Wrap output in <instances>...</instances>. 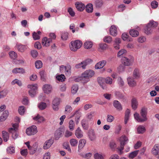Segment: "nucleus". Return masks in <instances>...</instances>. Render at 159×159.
I'll use <instances>...</instances> for the list:
<instances>
[{"label": "nucleus", "mask_w": 159, "mask_h": 159, "mask_svg": "<svg viewBox=\"0 0 159 159\" xmlns=\"http://www.w3.org/2000/svg\"><path fill=\"white\" fill-rule=\"evenodd\" d=\"M158 24L157 22L151 20L148 24L144 29V33L147 35L152 33L153 29L157 27Z\"/></svg>", "instance_id": "1"}, {"label": "nucleus", "mask_w": 159, "mask_h": 159, "mask_svg": "<svg viewBox=\"0 0 159 159\" xmlns=\"http://www.w3.org/2000/svg\"><path fill=\"white\" fill-rule=\"evenodd\" d=\"M82 45L81 41L79 40H75L72 41L69 44L70 50L73 52L76 51L80 49Z\"/></svg>", "instance_id": "2"}, {"label": "nucleus", "mask_w": 159, "mask_h": 159, "mask_svg": "<svg viewBox=\"0 0 159 159\" xmlns=\"http://www.w3.org/2000/svg\"><path fill=\"white\" fill-rule=\"evenodd\" d=\"M95 74L93 70H87L82 73L83 81L84 83H87L89 81V79L93 77Z\"/></svg>", "instance_id": "3"}, {"label": "nucleus", "mask_w": 159, "mask_h": 159, "mask_svg": "<svg viewBox=\"0 0 159 159\" xmlns=\"http://www.w3.org/2000/svg\"><path fill=\"white\" fill-rule=\"evenodd\" d=\"M134 61L133 57L130 56H129L127 57H123L121 60L122 64L125 66H129L132 65Z\"/></svg>", "instance_id": "4"}, {"label": "nucleus", "mask_w": 159, "mask_h": 159, "mask_svg": "<svg viewBox=\"0 0 159 159\" xmlns=\"http://www.w3.org/2000/svg\"><path fill=\"white\" fill-rule=\"evenodd\" d=\"M27 87L30 89L29 91V94L31 97H33L36 95V92L37 90L38 85L37 84H29Z\"/></svg>", "instance_id": "5"}, {"label": "nucleus", "mask_w": 159, "mask_h": 159, "mask_svg": "<svg viewBox=\"0 0 159 159\" xmlns=\"http://www.w3.org/2000/svg\"><path fill=\"white\" fill-rule=\"evenodd\" d=\"M120 148H117L118 151H119L120 153H122V151L124 149V145L125 144V142L128 140V138L125 135L122 136L120 137Z\"/></svg>", "instance_id": "6"}, {"label": "nucleus", "mask_w": 159, "mask_h": 159, "mask_svg": "<svg viewBox=\"0 0 159 159\" xmlns=\"http://www.w3.org/2000/svg\"><path fill=\"white\" fill-rule=\"evenodd\" d=\"M37 132V127L35 125H33L27 128L26 130V133L28 135H34Z\"/></svg>", "instance_id": "7"}, {"label": "nucleus", "mask_w": 159, "mask_h": 159, "mask_svg": "<svg viewBox=\"0 0 159 159\" xmlns=\"http://www.w3.org/2000/svg\"><path fill=\"white\" fill-rule=\"evenodd\" d=\"M43 89L44 93L48 94L52 92V88L51 85L46 84L43 85Z\"/></svg>", "instance_id": "8"}, {"label": "nucleus", "mask_w": 159, "mask_h": 159, "mask_svg": "<svg viewBox=\"0 0 159 159\" xmlns=\"http://www.w3.org/2000/svg\"><path fill=\"white\" fill-rule=\"evenodd\" d=\"M75 6L77 10L80 11H82L85 7V5L81 2H75Z\"/></svg>", "instance_id": "9"}, {"label": "nucleus", "mask_w": 159, "mask_h": 159, "mask_svg": "<svg viewBox=\"0 0 159 159\" xmlns=\"http://www.w3.org/2000/svg\"><path fill=\"white\" fill-rule=\"evenodd\" d=\"M54 141L52 139H51L47 140L44 143L43 148L44 149H48L52 144Z\"/></svg>", "instance_id": "10"}, {"label": "nucleus", "mask_w": 159, "mask_h": 159, "mask_svg": "<svg viewBox=\"0 0 159 159\" xmlns=\"http://www.w3.org/2000/svg\"><path fill=\"white\" fill-rule=\"evenodd\" d=\"M52 42V39L51 38L48 39L46 37H44L42 40V44L43 45L46 47L49 46L50 43Z\"/></svg>", "instance_id": "11"}, {"label": "nucleus", "mask_w": 159, "mask_h": 159, "mask_svg": "<svg viewBox=\"0 0 159 159\" xmlns=\"http://www.w3.org/2000/svg\"><path fill=\"white\" fill-rule=\"evenodd\" d=\"M97 80L100 85L103 89H106V84L104 83V79L102 77H98L97 78Z\"/></svg>", "instance_id": "12"}, {"label": "nucleus", "mask_w": 159, "mask_h": 159, "mask_svg": "<svg viewBox=\"0 0 159 159\" xmlns=\"http://www.w3.org/2000/svg\"><path fill=\"white\" fill-rule=\"evenodd\" d=\"M147 108L143 107L141 109L140 114L141 116L143 117V119L145 120V121H146L147 119L146 117V115L147 114Z\"/></svg>", "instance_id": "13"}, {"label": "nucleus", "mask_w": 159, "mask_h": 159, "mask_svg": "<svg viewBox=\"0 0 159 159\" xmlns=\"http://www.w3.org/2000/svg\"><path fill=\"white\" fill-rule=\"evenodd\" d=\"M110 33L111 35L116 36L117 34V31L116 28V26L114 25H112L110 29Z\"/></svg>", "instance_id": "14"}, {"label": "nucleus", "mask_w": 159, "mask_h": 159, "mask_svg": "<svg viewBox=\"0 0 159 159\" xmlns=\"http://www.w3.org/2000/svg\"><path fill=\"white\" fill-rule=\"evenodd\" d=\"M83 132L79 127H78L75 131V135L76 137L78 139L83 137Z\"/></svg>", "instance_id": "15"}, {"label": "nucleus", "mask_w": 159, "mask_h": 159, "mask_svg": "<svg viewBox=\"0 0 159 159\" xmlns=\"http://www.w3.org/2000/svg\"><path fill=\"white\" fill-rule=\"evenodd\" d=\"M106 61H102L97 63L95 65V68L96 69H100L103 67L105 65Z\"/></svg>", "instance_id": "16"}, {"label": "nucleus", "mask_w": 159, "mask_h": 159, "mask_svg": "<svg viewBox=\"0 0 159 159\" xmlns=\"http://www.w3.org/2000/svg\"><path fill=\"white\" fill-rule=\"evenodd\" d=\"M13 128H11L8 129V131L10 133H11L12 134L17 132L18 125L16 124H13L12 125Z\"/></svg>", "instance_id": "17"}, {"label": "nucleus", "mask_w": 159, "mask_h": 159, "mask_svg": "<svg viewBox=\"0 0 159 159\" xmlns=\"http://www.w3.org/2000/svg\"><path fill=\"white\" fill-rule=\"evenodd\" d=\"M127 81L128 85L131 87H134L136 85V81L132 78L128 77L127 78Z\"/></svg>", "instance_id": "18"}, {"label": "nucleus", "mask_w": 159, "mask_h": 159, "mask_svg": "<svg viewBox=\"0 0 159 159\" xmlns=\"http://www.w3.org/2000/svg\"><path fill=\"white\" fill-rule=\"evenodd\" d=\"M114 106L119 111H121L122 109L120 103L117 100H114L113 102Z\"/></svg>", "instance_id": "19"}, {"label": "nucleus", "mask_w": 159, "mask_h": 159, "mask_svg": "<svg viewBox=\"0 0 159 159\" xmlns=\"http://www.w3.org/2000/svg\"><path fill=\"white\" fill-rule=\"evenodd\" d=\"M12 72L14 74L25 73V70L22 68H16L14 69L12 71Z\"/></svg>", "instance_id": "20"}, {"label": "nucleus", "mask_w": 159, "mask_h": 159, "mask_svg": "<svg viewBox=\"0 0 159 159\" xmlns=\"http://www.w3.org/2000/svg\"><path fill=\"white\" fill-rule=\"evenodd\" d=\"M62 131V129L59 128L55 132L54 134V138L55 140H58L61 137Z\"/></svg>", "instance_id": "21"}, {"label": "nucleus", "mask_w": 159, "mask_h": 159, "mask_svg": "<svg viewBox=\"0 0 159 159\" xmlns=\"http://www.w3.org/2000/svg\"><path fill=\"white\" fill-rule=\"evenodd\" d=\"M159 152V145L155 144L152 150V152L154 155L157 156Z\"/></svg>", "instance_id": "22"}, {"label": "nucleus", "mask_w": 159, "mask_h": 159, "mask_svg": "<svg viewBox=\"0 0 159 159\" xmlns=\"http://www.w3.org/2000/svg\"><path fill=\"white\" fill-rule=\"evenodd\" d=\"M33 119L38 123H41L44 120V118L39 114L35 117H33Z\"/></svg>", "instance_id": "23"}, {"label": "nucleus", "mask_w": 159, "mask_h": 159, "mask_svg": "<svg viewBox=\"0 0 159 159\" xmlns=\"http://www.w3.org/2000/svg\"><path fill=\"white\" fill-rule=\"evenodd\" d=\"M131 106L133 109L134 110H136L138 105V102L136 99L135 98H132L131 101Z\"/></svg>", "instance_id": "24"}, {"label": "nucleus", "mask_w": 159, "mask_h": 159, "mask_svg": "<svg viewBox=\"0 0 159 159\" xmlns=\"http://www.w3.org/2000/svg\"><path fill=\"white\" fill-rule=\"evenodd\" d=\"M2 137L4 141L5 142H7L8 140L9 137L8 133L3 130L2 131Z\"/></svg>", "instance_id": "25"}, {"label": "nucleus", "mask_w": 159, "mask_h": 159, "mask_svg": "<svg viewBox=\"0 0 159 159\" xmlns=\"http://www.w3.org/2000/svg\"><path fill=\"white\" fill-rule=\"evenodd\" d=\"M90 60V59H88L81 62L80 63L81 68L83 69H86V66L89 64Z\"/></svg>", "instance_id": "26"}, {"label": "nucleus", "mask_w": 159, "mask_h": 159, "mask_svg": "<svg viewBox=\"0 0 159 159\" xmlns=\"http://www.w3.org/2000/svg\"><path fill=\"white\" fill-rule=\"evenodd\" d=\"M115 94L117 98L122 99L123 101H125L126 100V98L124 97V95L119 92H116L115 93Z\"/></svg>", "instance_id": "27"}, {"label": "nucleus", "mask_w": 159, "mask_h": 159, "mask_svg": "<svg viewBox=\"0 0 159 159\" xmlns=\"http://www.w3.org/2000/svg\"><path fill=\"white\" fill-rule=\"evenodd\" d=\"M85 10L88 13H91L93 10V6L91 3H89L85 6Z\"/></svg>", "instance_id": "28"}, {"label": "nucleus", "mask_w": 159, "mask_h": 159, "mask_svg": "<svg viewBox=\"0 0 159 159\" xmlns=\"http://www.w3.org/2000/svg\"><path fill=\"white\" fill-rule=\"evenodd\" d=\"M16 47L18 51L21 52H24L27 49V46L25 45H17Z\"/></svg>", "instance_id": "29"}, {"label": "nucleus", "mask_w": 159, "mask_h": 159, "mask_svg": "<svg viewBox=\"0 0 159 159\" xmlns=\"http://www.w3.org/2000/svg\"><path fill=\"white\" fill-rule=\"evenodd\" d=\"M130 113V110L127 109L125 111V123L126 124L129 119V115Z\"/></svg>", "instance_id": "30"}, {"label": "nucleus", "mask_w": 159, "mask_h": 159, "mask_svg": "<svg viewBox=\"0 0 159 159\" xmlns=\"http://www.w3.org/2000/svg\"><path fill=\"white\" fill-rule=\"evenodd\" d=\"M81 124L83 128L85 130H87L89 127L88 121L85 119L81 121Z\"/></svg>", "instance_id": "31"}, {"label": "nucleus", "mask_w": 159, "mask_h": 159, "mask_svg": "<svg viewBox=\"0 0 159 159\" xmlns=\"http://www.w3.org/2000/svg\"><path fill=\"white\" fill-rule=\"evenodd\" d=\"M103 2L102 0H96L95 4L97 8H99L102 7L103 5Z\"/></svg>", "instance_id": "32"}, {"label": "nucleus", "mask_w": 159, "mask_h": 159, "mask_svg": "<svg viewBox=\"0 0 159 159\" xmlns=\"http://www.w3.org/2000/svg\"><path fill=\"white\" fill-rule=\"evenodd\" d=\"M93 46V43L90 41H87L84 44V47L86 49H89L91 48Z\"/></svg>", "instance_id": "33"}, {"label": "nucleus", "mask_w": 159, "mask_h": 159, "mask_svg": "<svg viewBox=\"0 0 159 159\" xmlns=\"http://www.w3.org/2000/svg\"><path fill=\"white\" fill-rule=\"evenodd\" d=\"M134 117L138 122H143L145 121V120H143V118H141L139 116V114L137 113H135L134 114Z\"/></svg>", "instance_id": "34"}, {"label": "nucleus", "mask_w": 159, "mask_h": 159, "mask_svg": "<svg viewBox=\"0 0 159 159\" xmlns=\"http://www.w3.org/2000/svg\"><path fill=\"white\" fill-rule=\"evenodd\" d=\"M129 33L130 35L133 37H136L139 34L138 31L134 29L131 30L129 32Z\"/></svg>", "instance_id": "35"}, {"label": "nucleus", "mask_w": 159, "mask_h": 159, "mask_svg": "<svg viewBox=\"0 0 159 159\" xmlns=\"http://www.w3.org/2000/svg\"><path fill=\"white\" fill-rule=\"evenodd\" d=\"M86 142V140L84 139H80L79 142L78 146L79 149L83 148L85 145Z\"/></svg>", "instance_id": "36"}, {"label": "nucleus", "mask_w": 159, "mask_h": 159, "mask_svg": "<svg viewBox=\"0 0 159 159\" xmlns=\"http://www.w3.org/2000/svg\"><path fill=\"white\" fill-rule=\"evenodd\" d=\"M137 132L139 134H143L145 131V128L143 125H139L137 129Z\"/></svg>", "instance_id": "37"}, {"label": "nucleus", "mask_w": 159, "mask_h": 159, "mask_svg": "<svg viewBox=\"0 0 159 159\" xmlns=\"http://www.w3.org/2000/svg\"><path fill=\"white\" fill-rule=\"evenodd\" d=\"M65 70L66 71V74L67 75H70L71 73V66L70 65H67L66 66V69H65Z\"/></svg>", "instance_id": "38"}, {"label": "nucleus", "mask_w": 159, "mask_h": 159, "mask_svg": "<svg viewBox=\"0 0 159 159\" xmlns=\"http://www.w3.org/2000/svg\"><path fill=\"white\" fill-rule=\"evenodd\" d=\"M78 89V85L76 84L73 85L71 87V93L73 94H75L77 93Z\"/></svg>", "instance_id": "39"}, {"label": "nucleus", "mask_w": 159, "mask_h": 159, "mask_svg": "<svg viewBox=\"0 0 159 159\" xmlns=\"http://www.w3.org/2000/svg\"><path fill=\"white\" fill-rule=\"evenodd\" d=\"M75 124L74 121L72 120H71L69 122V128L71 131L73 130L75 128Z\"/></svg>", "instance_id": "40"}, {"label": "nucleus", "mask_w": 159, "mask_h": 159, "mask_svg": "<svg viewBox=\"0 0 159 159\" xmlns=\"http://www.w3.org/2000/svg\"><path fill=\"white\" fill-rule=\"evenodd\" d=\"M35 66L37 69H39L41 68L43 66L42 62L40 60L37 61L35 63Z\"/></svg>", "instance_id": "41"}, {"label": "nucleus", "mask_w": 159, "mask_h": 159, "mask_svg": "<svg viewBox=\"0 0 159 159\" xmlns=\"http://www.w3.org/2000/svg\"><path fill=\"white\" fill-rule=\"evenodd\" d=\"M139 152V150H136L132 152L129 153V157L131 159L134 158L137 155Z\"/></svg>", "instance_id": "42"}, {"label": "nucleus", "mask_w": 159, "mask_h": 159, "mask_svg": "<svg viewBox=\"0 0 159 159\" xmlns=\"http://www.w3.org/2000/svg\"><path fill=\"white\" fill-rule=\"evenodd\" d=\"M9 54L10 57L12 59H15L17 57V53L14 51L10 52L9 53Z\"/></svg>", "instance_id": "43"}, {"label": "nucleus", "mask_w": 159, "mask_h": 159, "mask_svg": "<svg viewBox=\"0 0 159 159\" xmlns=\"http://www.w3.org/2000/svg\"><path fill=\"white\" fill-rule=\"evenodd\" d=\"M7 152L8 153L12 154L15 153V148L13 147L10 146L7 149Z\"/></svg>", "instance_id": "44"}, {"label": "nucleus", "mask_w": 159, "mask_h": 159, "mask_svg": "<svg viewBox=\"0 0 159 159\" xmlns=\"http://www.w3.org/2000/svg\"><path fill=\"white\" fill-rule=\"evenodd\" d=\"M38 107L40 110H43L46 108L47 105L46 103L41 102L39 104Z\"/></svg>", "instance_id": "45"}, {"label": "nucleus", "mask_w": 159, "mask_h": 159, "mask_svg": "<svg viewBox=\"0 0 159 159\" xmlns=\"http://www.w3.org/2000/svg\"><path fill=\"white\" fill-rule=\"evenodd\" d=\"M103 41L106 43H110L112 41V38L110 36H105L103 38Z\"/></svg>", "instance_id": "46"}, {"label": "nucleus", "mask_w": 159, "mask_h": 159, "mask_svg": "<svg viewBox=\"0 0 159 159\" xmlns=\"http://www.w3.org/2000/svg\"><path fill=\"white\" fill-rule=\"evenodd\" d=\"M89 137L91 141L94 140L96 138L95 133L93 131H91L89 133Z\"/></svg>", "instance_id": "47"}, {"label": "nucleus", "mask_w": 159, "mask_h": 159, "mask_svg": "<svg viewBox=\"0 0 159 159\" xmlns=\"http://www.w3.org/2000/svg\"><path fill=\"white\" fill-rule=\"evenodd\" d=\"M37 149V147L35 146L32 147H30V148H29V149L30 150V153L31 154H34Z\"/></svg>", "instance_id": "48"}, {"label": "nucleus", "mask_w": 159, "mask_h": 159, "mask_svg": "<svg viewBox=\"0 0 159 159\" xmlns=\"http://www.w3.org/2000/svg\"><path fill=\"white\" fill-rule=\"evenodd\" d=\"M25 111V109L24 107L23 106H20L18 108V112L20 115H23Z\"/></svg>", "instance_id": "49"}, {"label": "nucleus", "mask_w": 159, "mask_h": 159, "mask_svg": "<svg viewBox=\"0 0 159 159\" xmlns=\"http://www.w3.org/2000/svg\"><path fill=\"white\" fill-rule=\"evenodd\" d=\"M67 11L71 16L74 17L75 16V13L73 9L71 7H69L68 8Z\"/></svg>", "instance_id": "50"}, {"label": "nucleus", "mask_w": 159, "mask_h": 159, "mask_svg": "<svg viewBox=\"0 0 159 159\" xmlns=\"http://www.w3.org/2000/svg\"><path fill=\"white\" fill-rule=\"evenodd\" d=\"M60 99L58 98H55L53 100L52 105H59L60 103Z\"/></svg>", "instance_id": "51"}, {"label": "nucleus", "mask_w": 159, "mask_h": 159, "mask_svg": "<svg viewBox=\"0 0 159 159\" xmlns=\"http://www.w3.org/2000/svg\"><path fill=\"white\" fill-rule=\"evenodd\" d=\"M80 112L78 111H77L75 112L73 115V116L75 115H76V118L77 119V120H76V124H77L79 123L78 120H79V119L80 117Z\"/></svg>", "instance_id": "52"}, {"label": "nucleus", "mask_w": 159, "mask_h": 159, "mask_svg": "<svg viewBox=\"0 0 159 159\" xmlns=\"http://www.w3.org/2000/svg\"><path fill=\"white\" fill-rule=\"evenodd\" d=\"M133 76L135 78H137L139 77V71L138 69H135L134 70L133 72Z\"/></svg>", "instance_id": "53"}, {"label": "nucleus", "mask_w": 159, "mask_h": 159, "mask_svg": "<svg viewBox=\"0 0 159 159\" xmlns=\"http://www.w3.org/2000/svg\"><path fill=\"white\" fill-rule=\"evenodd\" d=\"M70 145L72 146H75L77 145L78 141L75 139H72L70 141Z\"/></svg>", "instance_id": "54"}, {"label": "nucleus", "mask_w": 159, "mask_h": 159, "mask_svg": "<svg viewBox=\"0 0 159 159\" xmlns=\"http://www.w3.org/2000/svg\"><path fill=\"white\" fill-rule=\"evenodd\" d=\"M16 84H17L20 86L22 85L21 81L17 79H15L11 82V84L12 85H14Z\"/></svg>", "instance_id": "55"}, {"label": "nucleus", "mask_w": 159, "mask_h": 159, "mask_svg": "<svg viewBox=\"0 0 159 159\" xmlns=\"http://www.w3.org/2000/svg\"><path fill=\"white\" fill-rule=\"evenodd\" d=\"M56 78L58 80L61 82L64 81L65 79V75L62 74L60 75L57 76Z\"/></svg>", "instance_id": "56"}, {"label": "nucleus", "mask_w": 159, "mask_h": 159, "mask_svg": "<svg viewBox=\"0 0 159 159\" xmlns=\"http://www.w3.org/2000/svg\"><path fill=\"white\" fill-rule=\"evenodd\" d=\"M32 36L34 40H38L40 38L39 36L35 32H33Z\"/></svg>", "instance_id": "57"}, {"label": "nucleus", "mask_w": 159, "mask_h": 159, "mask_svg": "<svg viewBox=\"0 0 159 159\" xmlns=\"http://www.w3.org/2000/svg\"><path fill=\"white\" fill-rule=\"evenodd\" d=\"M114 119V117L113 116L110 115H107V120L108 122H111L113 121Z\"/></svg>", "instance_id": "58"}, {"label": "nucleus", "mask_w": 159, "mask_h": 159, "mask_svg": "<svg viewBox=\"0 0 159 159\" xmlns=\"http://www.w3.org/2000/svg\"><path fill=\"white\" fill-rule=\"evenodd\" d=\"M126 52L127 51L125 49H122L118 52L117 56L119 57L122 55L126 53Z\"/></svg>", "instance_id": "59"}, {"label": "nucleus", "mask_w": 159, "mask_h": 159, "mask_svg": "<svg viewBox=\"0 0 159 159\" xmlns=\"http://www.w3.org/2000/svg\"><path fill=\"white\" fill-rule=\"evenodd\" d=\"M104 81L107 84H111L112 82V80L110 77H107L106 79H104Z\"/></svg>", "instance_id": "60"}, {"label": "nucleus", "mask_w": 159, "mask_h": 159, "mask_svg": "<svg viewBox=\"0 0 159 159\" xmlns=\"http://www.w3.org/2000/svg\"><path fill=\"white\" fill-rule=\"evenodd\" d=\"M68 33L67 32L63 33L61 36L62 39L64 40H66L68 38Z\"/></svg>", "instance_id": "61"}, {"label": "nucleus", "mask_w": 159, "mask_h": 159, "mask_svg": "<svg viewBox=\"0 0 159 159\" xmlns=\"http://www.w3.org/2000/svg\"><path fill=\"white\" fill-rule=\"evenodd\" d=\"M72 110V108L70 106L67 105L66 106L65 109V112H70Z\"/></svg>", "instance_id": "62"}, {"label": "nucleus", "mask_w": 159, "mask_h": 159, "mask_svg": "<svg viewBox=\"0 0 159 159\" xmlns=\"http://www.w3.org/2000/svg\"><path fill=\"white\" fill-rule=\"evenodd\" d=\"M31 55L33 57L36 58L38 56V53L37 51L33 50L31 51Z\"/></svg>", "instance_id": "63"}, {"label": "nucleus", "mask_w": 159, "mask_h": 159, "mask_svg": "<svg viewBox=\"0 0 159 159\" xmlns=\"http://www.w3.org/2000/svg\"><path fill=\"white\" fill-rule=\"evenodd\" d=\"M94 158L95 159H103V157L102 156L98 153H96L95 154Z\"/></svg>", "instance_id": "64"}]
</instances>
